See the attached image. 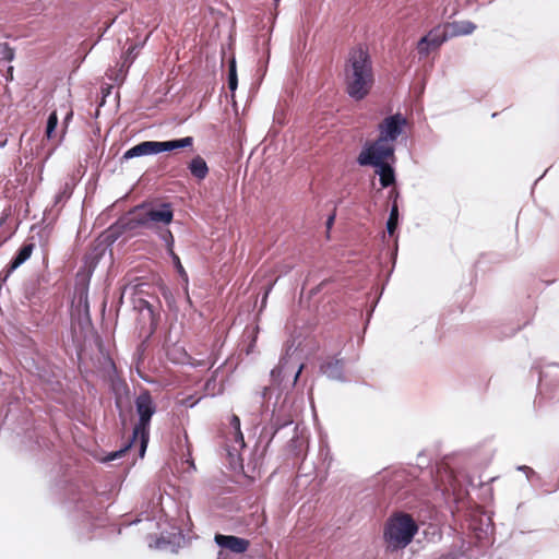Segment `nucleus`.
Returning <instances> with one entry per match:
<instances>
[{"mask_svg": "<svg viewBox=\"0 0 559 559\" xmlns=\"http://www.w3.org/2000/svg\"><path fill=\"white\" fill-rule=\"evenodd\" d=\"M345 88L355 100L364 99L374 83L372 60L367 48L354 47L349 50L344 67Z\"/></svg>", "mask_w": 559, "mask_h": 559, "instance_id": "nucleus-1", "label": "nucleus"}, {"mask_svg": "<svg viewBox=\"0 0 559 559\" xmlns=\"http://www.w3.org/2000/svg\"><path fill=\"white\" fill-rule=\"evenodd\" d=\"M174 218L170 204L163 203L159 206H138L129 216L120 221V225L129 231L138 228L155 229L159 225L167 226Z\"/></svg>", "mask_w": 559, "mask_h": 559, "instance_id": "nucleus-2", "label": "nucleus"}, {"mask_svg": "<svg viewBox=\"0 0 559 559\" xmlns=\"http://www.w3.org/2000/svg\"><path fill=\"white\" fill-rule=\"evenodd\" d=\"M418 526L408 514H400L390 519L384 528V540L388 548L397 550L405 548L413 540Z\"/></svg>", "mask_w": 559, "mask_h": 559, "instance_id": "nucleus-3", "label": "nucleus"}, {"mask_svg": "<svg viewBox=\"0 0 559 559\" xmlns=\"http://www.w3.org/2000/svg\"><path fill=\"white\" fill-rule=\"evenodd\" d=\"M139 421L133 428V439H140V456L143 457L148 443L150 423L156 412V404L147 390L142 391L135 399Z\"/></svg>", "mask_w": 559, "mask_h": 559, "instance_id": "nucleus-4", "label": "nucleus"}, {"mask_svg": "<svg viewBox=\"0 0 559 559\" xmlns=\"http://www.w3.org/2000/svg\"><path fill=\"white\" fill-rule=\"evenodd\" d=\"M193 144V138L192 136H186L181 139H175L170 141H144L141 142L131 148L127 150L123 155L122 159L129 160L131 158L141 157V156H148V155H155L163 152H169L178 148H186L190 147Z\"/></svg>", "mask_w": 559, "mask_h": 559, "instance_id": "nucleus-5", "label": "nucleus"}, {"mask_svg": "<svg viewBox=\"0 0 559 559\" xmlns=\"http://www.w3.org/2000/svg\"><path fill=\"white\" fill-rule=\"evenodd\" d=\"M395 145L378 136L376 141L365 145L357 157L360 166L380 165L395 162Z\"/></svg>", "mask_w": 559, "mask_h": 559, "instance_id": "nucleus-6", "label": "nucleus"}, {"mask_svg": "<svg viewBox=\"0 0 559 559\" xmlns=\"http://www.w3.org/2000/svg\"><path fill=\"white\" fill-rule=\"evenodd\" d=\"M297 347L294 343L288 344L285 355L281 357L278 366L271 370V377L274 382H282L285 378L293 376L292 386L299 379L304 365L299 364L300 357H296Z\"/></svg>", "mask_w": 559, "mask_h": 559, "instance_id": "nucleus-7", "label": "nucleus"}, {"mask_svg": "<svg viewBox=\"0 0 559 559\" xmlns=\"http://www.w3.org/2000/svg\"><path fill=\"white\" fill-rule=\"evenodd\" d=\"M406 124V118L400 112L385 117L378 124L379 136L394 144L399 136L404 132Z\"/></svg>", "mask_w": 559, "mask_h": 559, "instance_id": "nucleus-8", "label": "nucleus"}, {"mask_svg": "<svg viewBox=\"0 0 559 559\" xmlns=\"http://www.w3.org/2000/svg\"><path fill=\"white\" fill-rule=\"evenodd\" d=\"M449 37L447 27H436L420 38L417 50L420 57H427L431 50L439 48Z\"/></svg>", "mask_w": 559, "mask_h": 559, "instance_id": "nucleus-9", "label": "nucleus"}, {"mask_svg": "<svg viewBox=\"0 0 559 559\" xmlns=\"http://www.w3.org/2000/svg\"><path fill=\"white\" fill-rule=\"evenodd\" d=\"M344 359L332 357L321 365L320 370L330 380L346 382L347 379L344 374Z\"/></svg>", "mask_w": 559, "mask_h": 559, "instance_id": "nucleus-10", "label": "nucleus"}, {"mask_svg": "<svg viewBox=\"0 0 559 559\" xmlns=\"http://www.w3.org/2000/svg\"><path fill=\"white\" fill-rule=\"evenodd\" d=\"M214 539L219 547L226 548L235 554H242L247 551L249 547V540L234 535L216 534Z\"/></svg>", "mask_w": 559, "mask_h": 559, "instance_id": "nucleus-11", "label": "nucleus"}, {"mask_svg": "<svg viewBox=\"0 0 559 559\" xmlns=\"http://www.w3.org/2000/svg\"><path fill=\"white\" fill-rule=\"evenodd\" d=\"M372 166L376 168V174L379 176L382 188H388L395 183L396 177L391 162Z\"/></svg>", "mask_w": 559, "mask_h": 559, "instance_id": "nucleus-12", "label": "nucleus"}, {"mask_svg": "<svg viewBox=\"0 0 559 559\" xmlns=\"http://www.w3.org/2000/svg\"><path fill=\"white\" fill-rule=\"evenodd\" d=\"M449 37L469 35L476 29L471 21H455L445 25Z\"/></svg>", "mask_w": 559, "mask_h": 559, "instance_id": "nucleus-13", "label": "nucleus"}, {"mask_svg": "<svg viewBox=\"0 0 559 559\" xmlns=\"http://www.w3.org/2000/svg\"><path fill=\"white\" fill-rule=\"evenodd\" d=\"M188 169L190 170L191 175L197 178L198 180H203L209 174V167L205 162V159L197 155L194 156L190 163L188 164Z\"/></svg>", "mask_w": 559, "mask_h": 559, "instance_id": "nucleus-14", "label": "nucleus"}, {"mask_svg": "<svg viewBox=\"0 0 559 559\" xmlns=\"http://www.w3.org/2000/svg\"><path fill=\"white\" fill-rule=\"evenodd\" d=\"M438 474L441 481L440 490L443 492L455 491L457 483L452 472L448 471L447 468H440L438 469Z\"/></svg>", "mask_w": 559, "mask_h": 559, "instance_id": "nucleus-15", "label": "nucleus"}, {"mask_svg": "<svg viewBox=\"0 0 559 559\" xmlns=\"http://www.w3.org/2000/svg\"><path fill=\"white\" fill-rule=\"evenodd\" d=\"M33 250H34V243L23 245L19 249L16 255L12 259L11 264H10V270L13 271V270L17 269L26 260H28L32 255Z\"/></svg>", "mask_w": 559, "mask_h": 559, "instance_id": "nucleus-16", "label": "nucleus"}, {"mask_svg": "<svg viewBox=\"0 0 559 559\" xmlns=\"http://www.w3.org/2000/svg\"><path fill=\"white\" fill-rule=\"evenodd\" d=\"M230 426L234 430L235 443H236V445L234 447V450L237 451L238 448L239 449L245 448L246 444H245V440H243V435L240 430V419L238 416L233 415V417L230 419Z\"/></svg>", "mask_w": 559, "mask_h": 559, "instance_id": "nucleus-17", "label": "nucleus"}, {"mask_svg": "<svg viewBox=\"0 0 559 559\" xmlns=\"http://www.w3.org/2000/svg\"><path fill=\"white\" fill-rule=\"evenodd\" d=\"M399 225V205L397 202H394L390 210V215L386 222V231L390 236H392Z\"/></svg>", "mask_w": 559, "mask_h": 559, "instance_id": "nucleus-18", "label": "nucleus"}, {"mask_svg": "<svg viewBox=\"0 0 559 559\" xmlns=\"http://www.w3.org/2000/svg\"><path fill=\"white\" fill-rule=\"evenodd\" d=\"M134 441H135V439H133V437H132L131 439H129L127 441V443L122 448H120L117 451H112V452L108 453L104 457L103 462H111V461L122 457L124 455V453L132 447Z\"/></svg>", "mask_w": 559, "mask_h": 559, "instance_id": "nucleus-19", "label": "nucleus"}, {"mask_svg": "<svg viewBox=\"0 0 559 559\" xmlns=\"http://www.w3.org/2000/svg\"><path fill=\"white\" fill-rule=\"evenodd\" d=\"M238 86L236 60L231 59L228 67V87L230 92H235Z\"/></svg>", "mask_w": 559, "mask_h": 559, "instance_id": "nucleus-20", "label": "nucleus"}, {"mask_svg": "<svg viewBox=\"0 0 559 559\" xmlns=\"http://www.w3.org/2000/svg\"><path fill=\"white\" fill-rule=\"evenodd\" d=\"M57 126H58V116H57L56 111H52L48 117L47 126H46V136L48 139H51L53 136Z\"/></svg>", "mask_w": 559, "mask_h": 559, "instance_id": "nucleus-21", "label": "nucleus"}, {"mask_svg": "<svg viewBox=\"0 0 559 559\" xmlns=\"http://www.w3.org/2000/svg\"><path fill=\"white\" fill-rule=\"evenodd\" d=\"M169 358L177 364H185L187 358V353L183 348L175 347L173 350L168 352Z\"/></svg>", "mask_w": 559, "mask_h": 559, "instance_id": "nucleus-22", "label": "nucleus"}, {"mask_svg": "<svg viewBox=\"0 0 559 559\" xmlns=\"http://www.w3.org/2000/svg\"><path fill=\"white\" fill-rule=\"evenodd\" d=\"M159 237L164 241V243L166 245V247L168 249V252L174 251L173 250V247H174V236H173L171 231L169 229H163L159 233Z\"/></svg>", "mask_w": 559, "mask_h": 559, "instance_id": "nucleus-23", "label": "nucleus"}, {"mask_svg": "<svg viewBox=\"0 0 559 559\" xmlns=\"http://www.w3.org/2000/svg\"><path fill=\"white\" fill-rule=\"evenodd\" d=\"M0 55L7 61H12L14 58L13 50L7 44H0Z\"/></svg>", "mask_w": 559, "mask_h": 559, "instance_id": "nucleus-24", "label": "nucleus"}, {"mask_svg": "<svg viewBox=\"0 0 559 559\" xmlns=\"http://www.w3.org/2000/svg\"><path fill=\"white\" fill-rule=\"evenodd\" d=\"M293 424V420L290 418H287L285 420H280L278 417H273L272 419V426L275 429V432H277L280 429Z\"/></svg>", "mask_w": 559, "mask_h": 559, "instance_id": "nucleus-25", "label": "nucleus"}, {"mask_svg": "<svg viewBox=\"0 0 559 559\" xmlns=\"http://www.w3.org/2000/svg\"><path fill=\"white\" fill-rule=\"evenodd\" d=\"M169 254H170L180 276L187 278V273L180 263L179 257L174 251H170Z\"/></svg>", "mask_w": 559, "mask_h": 559, "instance_id": "nucleus-26", "label": "nucleus"}, {"mask_svg": "<svg viewBox=\"0 0 559 559\" xmlns=\"http://www.w3.org/2000/svg\"><path fill=\"white\" fill-rule=\"evenodd\" d=\"M96 258H97L96 255H90V257H87V261H86V263H88V273H90V274H92V272H93V270H94V267H95V265H96V261H95V260H96Z\"/></svg>", "mask_w": 559, "mask_h": 559, "instance_id": "nucleus-27", "label": "nucleus"}, {"mask_svg": "<svg viewBox=\"0 0 559 559\" xmlns=\"http://www.w3.org/2000/svg\"><path fill=\"white\" fill-rule=\"evenodd\" d=\"M518 469H519V471H523V472L525 473V475H526V477H527L528 479H530V477H531L532 475H534V474H535V472H534V469H533V468H531V467H528V466H525V465L519 466V467H518Z\"/></svg>", "mask_w": 559, "mask_h": 559, "instance_id": "nucleus-28", "label": "nucleus"}, {"mask_svg": "<svg viewBox=\"0 0 559 559\" xmlns=\"http://www.w3.org/2000/svg\"><path fill=\"white\" fill-rule=\"evenodd\" d=\"M270 393V388L264 385L261 388L260 391H257V394L262 399L264 400Z\"/></svg>", "mask_w": 559, "mask_h": 559, "instance_id": "nucleus-29", "label": "nucleus"}, {"mask_svg": "<svg viewBox=\"0 0 559 559\" xmlns=\"http://www.w3.org/2000/svg\"><path fill=\"white\" fill-rule=\"evenodd\" d=\"M400 197V193L396 189H392L389 192V198L392 200V204L397 201V198Z\"/></svg>", "mask_w": 559, "mask_h": 559, "instance_id": "nucleus-30", "label": "nucleus"}, {"mask_svg": "<svg viewBox=\"0 0 559 559\" xmlns=\"http://www.w3.org/2000/svg\"><path fill=\"white\" fill-rule=\"evenodd\" d=\"M72 117H73V111H72V109H69V110L67 111V114H66L64 119H63V126H64V128H67V126H68V123L70 122V120L72 119Z\"/></svg>", "mask_w": 559, "mask_h": 559, "instance_id": "nucleus-31", "label": "nucleus"}, {"mask_svg": "<svg viewBox=\"0 0 559 559\" xmlns=\"http://www.w3.org/2000/svg\"><path fill=\"white\" fill-rule=\"evenodd\" d=\"M334 222V215H331L326 221V227L331 228L332 224Z\"/></svg>", "mask_w": 559, "mask_h": 559, "instance_id": "nucleus-32", "label": "nucleus"}, {"mask_svg": "<svg viewBox=\"0 0 559 559\" xmlns=\"http://www.w3.org/2000/svg\"><path fill=\"white\" fill-rule=\"evenodd\" d=\"M163 544H164V540L163 539H158L157 543H156V547L157 548H162Z\"/></svg>", "mask_w": 559, "mask_h": 559, "instance_id": "nucleus-33", "label": "nucleus"}, {"mask_svg": "<svg viewBox=\"0 0 559 559\" xmlns=\"http://www.w3.org/2000/svg\"><path fill=\"white\" fill-rule=\"evenodd\" d=\"M133 50H134V48L129 49V51H128V56H127V60H128L130 57H132V56H133Z\"/></svg>", "mask_w": 559, "mask_h": 559, "instance_id": "nucleus-34", "label": "nucleus"}, {"mask_svg": "<svg viewBox=\"0 0 559 559\" xmlns=\"http://www.w3.org/2000/svg\"><path fill=\"white\" fill-rule=\"evenodd\" d=\"M133 50H134V48L129 49V51H128V56H127V60H128L130 57H132V56H133Z\"/></svg>", "mask_w": 559, "mask_h": 559, "instance_id": "nucleus-35", "label": "nucleus"}, {"mask_svg": "<svg viewBox=\"0 0 559 559\" xmlns=\"http://www.w3.org/2000/svg\"><path fill=\"white\" fill-rule=\"evenodd\" d=\"M133 50H134V48L129 49V51H128V56H127V60H128L130 57H132V56H133Z\"/></svg>", "mask_w": 559, "mask_h": 559, "instance_id": "nucleus-36", "label": "nucleus"}, {"mask_svg": "<svg viewBox=\"0 0 559 559\" xmlns=\"http://www.w3.org/2000/svg\"><path fill=\"white\" fill-rule=\"evenodd\" d=\"M61 198H62V194H59V195L57 197V199H56V203H58V202L61 200Z\"/></svg>", "mask_w": 559, "mask_h": 559, "instance_id": "nucleus-37", "label": "nucleus"}, {"mask_svg": "<svg viewBox=\"0 0 559 559\" xmlns=\"http://www.w3.org/2000/svg\"><path fill=\"white\" fill-rule=\"evenodd\" d=\"M397 255V248H395V251H394V258Z\"/></svg>", "mask_w": 559, "mask_h": 559, "instance_id": "nucleus-38", "label": "nucleus"}]
</instances>
